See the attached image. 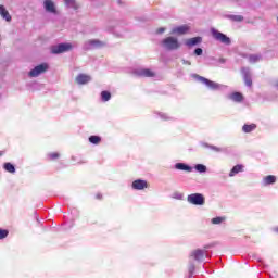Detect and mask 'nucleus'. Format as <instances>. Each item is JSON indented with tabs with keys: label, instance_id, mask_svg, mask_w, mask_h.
<instances>
[{
	"label": "nucleus",
	"instance_id": "nucleus-1",
	"mask_svg": "<svg viewBox=\"0 0 278 278\" xmlns=\"http://www.w3.org/2000/svg\"><path fill=\"white\" fill-rule=\"evenodd\" d=\"M162 45L167 51H177V49H181V43L177 37H166L162 40Z\"/></svg>",
	"mask_w": 278,
	"mask_h": 278
},
{
	"label": "nucleus",
	"instance_id": "nucleus-2",
	"mask_svg": "<svg viewBox=\"0 0 278 278\" xmlns=\"http://www.w3.org/2000/svg\"><path fill=\"white\" fill-rule=\"evenodd\" d=\"M73 49V45L71 43H60L58 46H52L50 51L53 55H59L60 53H66Z\"/></svg>",
	"mask_w": 278,
	"mask_h": 278
},
{
	"label": "nucleus",
	"instance_id": "nucleus-3",
	"mask_svg": "<svg viewBox=\"0 0 278 278\" xmlns=\"http://www.w3.org/2000/svg\"><path fill=\"white\" fill-rule=\"evenodd\" d=\"M211 34L215 40L218 42H222L223 45H231V38L227 37V35L216 30V28H213L211 30Z\"/></svg>",
	"mask_w": 278,
	"mask_h": 278
},
{
	"label": "nucleus",
	"instance_id": "nucleus-4",
	"mask_svg": "<svg viewBox=\"0 0 278 278\" xmlns=\"http://www.w3.org/2000/svg\"><path fill=\"white\" fill-rule=\"evenodd\" d=\"M187 201L191 203V205H205V197L201 193L189 194Z\"/></svg>",
	"mask_w": 278,
	"mask_h": 278
},
{
	"label": "nucleus",
	"instance_id": "nucleus-5",
	"mask_svg": "<svg viewBox=\"0 0 278 278\" xmlns=\"http://www.w3.org/2000/svg\"><path fill=\"white\" fill-rule=\"evenodd\" d=\"M47 71H49V65L47 63H42L33 68L28 75L29 77H38L39 75H42V73H47Z\"/></svg>",
	"mask_w": 278,
	"mask_h": 278
},
{
	"label": "nucleus",
	"instance_id": "nucleus-6",
	"mask_svg": "<svg viewBox=\"0 0 278 278\" xmlns=\"http://www.w3.org/2000/svg\"><path fill=\"white\" fill-rule=\"evenodd\" d=\"M198 81H201V84H204L205 86H207V88H210L211 90H218V88H220V85H218V83H214L203 76H195Z\"/></svg>",
	"mask_w": 278,
	"mask_h": 278
},
{
	"label": "nucleus",
	"instance_id": "nucleus-7",
	"mask_svg": "<svg viewBox=\"0 0 278 278\" xmlns=\"http://www.w3.org/2000/svg\"><path fill=\"white\" fill-rule=\"evenodd\" d=\"M188 31H190V26L182 25V26L173 28L170 34H177L178 36H184L185 34H188Z\"/></svg>",
	"mask_w": 278,
	"mask_h": 278
},
{
	"label": "nucleus",
	"instance_id": "nucleus-8",
	"mask_svg": "<svg viewBox=\"0 0 278 278\" xmlns=\"http://www.w3.org/2000/svg\"><path fill=\"white\" fill-rule=\"evenodd\" d=\"M134 190H144V188H149V184L147 180L137 179L132 182Z\"/></svg>",
	"mask_w": 278,
	"mask_h": 278
},
{
	"label": "nucleus",
	"instance_id": "nucleus-9",
	"mask_svg": "<svg viewBox=\"0 0 278 278\" xmlns=\"http://www.w3.org/2000/svg\"><path fill=\"white\" fill-rule=\"evenodd\" d=\"M203 42L202 37H193L189 38L185 41L186 47H197V45H201Z\"/></svg>",
	"mask_w": 278,
	"mask_h": 278
},
{
	"label": "nucleus",
	"instance_id": "nucleus-10",
	"mask_svg": "<svg viewBox=\"0 0 278 278\" xmlns=\"http://www.w3.org/2000/svg\"><path fill=\"white\" fill-rule=\"evenodd\" d=\"M191 257H193L195 262H201L203 257H205V251L201 249H197L191 252Z\"/></svg>",
	"mask_w": 278,
	"mask_h": 278
},
{
	"label": "nucleus",
	"instance_id": "nucleus-11",
	"mask_svg": "<svg viewBox=\"0 0 278 278\" xmlns=\"http://www.w3.org/2000/svg\"><path fill=\"white\" fill-rule=\"evenodd\" d=\"M46 12H50L51 14H56L58 10H55V4L51 0H45L43 2Z\"/></svg>",
	"mask_w": 278,
	"mask_h": 278
},
{
	"label": "nucleus",
	"instance_id": "nucleus-12",
	"mask_svg": "<svg viewBox=\"0 0 278 278\" xmlns=\"http://www.w3.org/2000/svg\"><path fill=\"white\" fill-rule=\"evenodd\" d=\"M90 79H92V78L90 77V75H87V74H79V75L76 77L75 81H76L77 84H79V86H84L85 84H88V83L90 81Z\"/></svg>",
	"mask_w": 278,
	"mask_h": 278
},
{
	"label": "nucleus",
	"instance_id": "nucleus-13",
	"mask_svg": "<svg viewBox=\"0 0 278 278\" xmlns=\"http://www.w3.org/2000/svg\"><path fill=\"white\" fill-rule=\"evenodd\" d=\"M0 16L7 21V23H10L12 21V15H10V12L5 10V7L3 4H0Z\"/></svg>",
	"mask_w": 278,
	"mask_h": 278
},
{
	"label": "nucleus",
	"instance_id": "nucleus-14",
	"mask_svg": "<svg viewBox=\"0 0 278 278\" xmlns=\"http://www.w3.org/2000/svg\"><path fill=\"white\" fill-rule=\"evenodd\" d=\"M229 99L235 103H242V101H244V96L241 92L236 91L229 96Z\"/></svg>",
	"mask_w": 278,
	"mask_h": 278
},
{
	"label": "nucleus",
	"instance_id": "nucleus-15",
	"mask_svg": "<svg viewBox=\"0 0 278 278\" xmlns=\"http://www.w3.org/2000/svg\"><path fill=\"white\" fill-rule=\"evenodd\" d=\"M276 182H277V176H275V175H268L263 178L264 186H270Z\"/></svg>",
	"mask_w": 278,
	"mask_h": 278
},
{
	"label": "nucleus",
	"instance_id": "nucleus-16",
	"mask_svg": "<svg viewBox=\"0 0 278 278\" xmlns=\"http://www.w3.org/2000/svg\"><path fill=\"white\" fill-rule=\"evenodd\" d=\"M244 170V166L242 165H236L232 167V169L229 173V177H235V175H238V173H242Z\"/></svg>",
	"mask_w": 278,
	"mask_h": 278
},
{
	"label": "nucleus",
	"instance_id": "nucleus-17",
	"mask_svg": "<svg viewBox=\"0 0 278 278\" xmlns=\"http://www.w3.org/2000/svg\"><path fill=\"white\" fill-rule=\"evenodd\" d=\"M175 168L177 170H186L187 173H192V167H190V166H188V165H186L184 163H177L175 165Z\"/></svg>",
	"mask_w": 278,
	"mask_h": 278
},
{
	"label": "nucleus",
	"instance_id": "nucleus-18",
	"mask_svg": "<svg viewBox=\"0 0 278 278\" xmlns=\"http://www.w3.org/2000/svg\"><path fill=\"white\" fill-rule=\"evenodd\" d=\"M255 129H257V125L255 124H250V125H243L242 127V131H244V134H251V131H255Z\"/></svg>",
	"mask_w": 278,
	"mask_h": 278
},
{
	"label": "nucleus",
	"instance_id": "nucleus-19",
	"mask_svg": "<svg viewBox=\"0 0 278 278\" xmlns=\"http://www.w3.org/2000/svg\"><path fill=\"white\" fill-rule=\"evenodd\" d=\"M139 75H140L141 77H155V73H153V71L148 70V68L141 70L140 73H139Z\"/></svg>",
	"mask_w": 278,
	"mask_h": 278
},
{
	"label": "nucleus",
	"instance_id": "nucleus-20",
	"mask_svg": "<svg viewBox=\"0 0 278 278\" xmlns=\"http://www.w3.org/2000/svg\"><path fill=\"white\" fill-rule=\"evenodd\" d=\"M261 60H262V55H260V54H250L249 55L250 64H256V62H260Z\"/></svg>",
	"mask_w": 278,
	"mask_h": 278
},
{
	"label": "nucleus",
	"instance_id": "nucleus-21",
	"mask_svg": "<svg viewBox=\"0 0 278 278\" xmlns=\"http://www.w3.org/2000/svg\"><path fill=\"white\" fill-rule=\"evenodd\" d=\"M3 168L4 170H7V173H11V174L16 173V167H14L12 163H4Z\"/></svg>",
	"mask_w": 278,
	"mask_h": 278
},
{
	"label": "nucleus",
	"instance_id": "nucleus-22",
	"mask_svg": "<svg viewBox=\"0 0 278 278\" xmlns=\"http://www.w3.org/2000/svg\"><path fill=\"white\" fill-rule=\"evenodd\" d=\"M64 3L68 5V8H73L74 10H79V4L75 0H64Z\"/></svg>",
	"mask_w": 278,
	"mask_h": 278
},
{
	"label": "nucleus",
	"instance_id": "nucleus-23",
	"mask_svg": "<svg viewBox=\"0 0 278 278\" xmlns=\"http://www.w3.org/2000/svg\"><path fill=\"white\" fill-rule=\"evenodd\" d=\"M228 18L235 23H242V21H244V16L242 15H228Z\"/></svg>",
	"mask_w": 278,
	"mask_h": 278
},
{
	"label": "nucleus",
	"instance_id": "nucleus-24",
	"mask_svg": "<svg viewBox=\"0 0 278 278\" xmlns=\"http://www.w3.org/2000/svg\"><path fill=\"white\" fill-rule=\"evenodd\" d=\"M244 84L245 86H249V87L253 86V79L251 78V74L249 73L244 74Z\"/></svg>",
	"mask_w": 278,
	"mask_h": 278
},
{
	"label": "nucleus",
	"instance_id": "nucleus-25",
	"mask_svg": "<svg viewBox=\"0 0 278 278\" xmlns=\"http://www.w3.org/2000/svg\"><path fill=\"white\" fill-rule=\"evenodd\" d=\"M89 142L91 144H100L101 143V137H99V136H90L89 137Z\"/></svg>",
	"mask_w": 278,
	"mask_h": 278
},
{
	"label": "nucleus",
	"instance_id": "nucleus-26",
	"mask_svg": "<svg viewBox=\"0 0 278 278\" xmlns=\"http://www.w3.org/2000/svg\"><path fill=\"white\" fill-rule=\"evenodd\" d=\"M101 98L102 101H110V99H112V93H110L109 91H102L101 92Z\"/></svg>",
	"mask_w": 278,
	"mask_h": 278
},
{
	"label": "nucleus",
	"instance_id": "nucleus-27",
	"mask_svg": "<svg viewBox=\"0 0 278 278\" xmlns=\"http://www.w3.org/2000/svg\"><path fill=\"white\" fill-rule=\"evenodd\" d=\"M195 170H198V173H206L207 167L203 164H198L195 165Z\"/></svg>",
	"mask_w": 278,
	"mask_h": 278
},
{
	"label": "nucleus",
	"instance_id": "nucleus-28",
	"mask_svg": "<svg viewBox=\"0 0 278 278\" xmlns=\"http://www.w3.org/2000/svg\"><path fill=\"white\" fill-rule=\"evenodd\" d=\"M225 220V218L223 217H215L212 219V224L213 225H220V223H223Z\"/></svg>",
	"mask_w": 278,
	"mask_h": 278
},
{
	"label": "nucleus",
	"instance_id": "nucleus-29",
	"mask_svg": "<svg viewBox=\"0 0 278 278\" xmlns=\"http://www.w3.org/2000/svg\"><path fill=\"white\" fill-rule=\"evenodd\" d=\"M8 233H10L5 229H0V240H3L4 238H8Z\"/></svg>",
	"mask_w": 278,
	"mask_h": 278
},
{
	"label": "nucleus",
	"instance_id": "nucleus-30",
	"mask_svg": "<svg viewBox=\"0 0 278 278\" xmlns=\"http://www.w3.org/2000/svg\"><path fill=\"white\" fill-rule=\"evenodd\" d=\"M49 160H58L60 157V153L52 152L48 155Z\"/></svg>",
	"mask_w": 278,
	"mask_h": 278
},
{
	"label": "nucleus",
	"instance_id": "nucleus-31",
	"mask_svg": "<svg viewBox=\"0 0 278 278\" xmlns=\"http://www.w3.org/2000/svg\"><path fill=\"white\" fill-rule=\"evenodd\" d=\"M89 45H91L93 47H101V45H103V43L99 40H89Z\"/></svg>",
	"mask_w": 278,
	"mask_h": 278
},
{
	"label": "nucleus",
	"instance_id": "nucleus-32",
	"mask_svg": "<svg viewBox=\"0 0 278 278\" xmlns=\"http://www.w3.org/2000/svg\"><path fill=\"white\" fill-rule=\"evenodd\" d=\"M194 54H195V55H203V49L197 48V49L194 50Z\"/></svg>",
	"mask_w": 278,
	"mask_h": 278
},
{
	"label": "nucleus",
	"instance_id": "nucleus-33",
	"mask_svg": "<svg viewBox=\"0 0 278 278\" xmlns=\"http://www.w3.org/2000/svg\"><path fill=\"white\" fill-rule=\"evenodd\" d=\"M96 199H97L98 201H102V200H103V194H102V193H97V194H96Z\"/></svg>",
	"mask_w": 278,
	"mask_h": 278
},
{
	"label": "nucleus",
	"instance_id": "nucleus-34",
	"mask_svg": "<svg viewBox=\"0 0 278 278\" xmlns=\"http://www.w3.org/2000/svg\"><path fill=\"white\" fill-rule=\"evenodd\" d=\"M194 264H191L190 266H189V273H190V275H192L193 273H194Z\"/></svg>",
	"mask_w": 278,
	"mask_h": 278
},
{
	"label": "nucleus",
	"instance_id": "nucleus-35",
	"mask_svg": "<svg viewBox=\"0 0 278 278\" xmlns=\"http://www.w3.org/2000/svg\"><path fill=\"white\" fill-rule=\"evenodd\" d=\"M166 31V28L161 27L156 30V34H164Z\"/></svg>",
	"mask_w": 278,
	"mask_h": 278
},
{
	"label": "nucleus",
	"instance_id": "nucleus-36",
	"mask_svg": "<svg viewBox=\"0 0 278 278\" xmlns=\"http://www.w3.org/2000/svg\"><path fill=\"white\" fill-rule=\"evenodd\" d=\"M211 149L213 151H216L217 153H220V148L216 147V146H212Z\"/></svg>",
	"mask_w": 278,
	"mask_h": 278
},
{
	"label": "nucleus",
	"instance_id": "nucleus-37",
	"mask_svg": "<svg viewBox=\"0 0 278 278\" xmlns=\"http://www.w3.org/2000/svg\"><path fill=\"white\" fill-rule=\"evenodd\" d=\"M275 231H276V233H278V227H277V228H275Z\"/></svg>",
	"mask_w": 278,
	"mask_h": 278
},
{
	"label": "nucleus",
	"instance_id": "nucleus-38",
	"mask_svg": "<svg viewBox=\"0 0 278 278\" xmlns=\"http://www.w3.org/2000/svg\"><path fill=\"white\" fill-rule=\"evenodd\" d=\"M1 155H3V152L0 151V157H1Z\"/></svg>",
	"mask_w": 278,
	"mask_h": 278
}]
</instances>
